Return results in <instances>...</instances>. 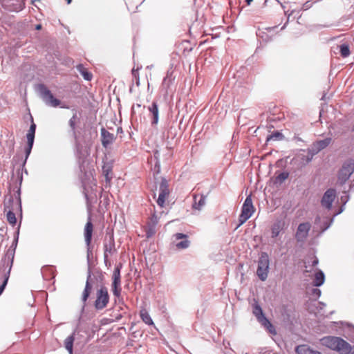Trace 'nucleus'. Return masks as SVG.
<instances>
[{
    "label": "nucleus",
    "instance_id": "obj_1",
    "mask_svg": "<svg viewBox=\"0 0 354 354\" xmlns=\"http://www.w3.org/2000/svg\"><path fill=\"white\" fill-rule=\"evenodd\" d=\"M93 232V225L91 221L90 218H88V221L85 225L84 235L85 239V242L87 246V263H88V272H87V278L85 284L84 289L82 295V301L83 305L82 306L81 313H82L84 311L85 306L86 305V301L90 297L93 289V284L91 283V256L92 255V252L91 250V243L92 241V235Z\"/></svg>",
    "mask_w": 354,
    "mask_h": 354
},
{
    "label": "nucleus",
    "instance_id": "obj_2",
    "mask_svg": "<svg viewBox=\"0 0 354 354\" xmlns=\"http://www.w3.org/2000/svg\"><path fill=\"white\" fill-rule=\"evenodd\" d=\"M320 341L323 346L339 354H354V345L352 346L340 337L326 336L322 338Z\"/></svg>",
    "mask_w": 354,
    "mask_h": 354
},
{
    "label": "nucleus",
    "instance_id": "obj_3",
    "mask_svg": "<svg viewBox=\"0 0 354 354\" xmlns=\"http://www.w3.org/2000/svg\"><path fill=\"white\" fill-rule=\"evenodd\" d=\"M354 173V158H348L343 161L337 173V184L342 186L346 184Z\"/></svg>",
    "mask_w": 354,
    "mask_h": 354
},
{
    "label": "nucleus",
    "instance_id": "obj_4",
    "mask_svg": "<svg viewBox=\"0 0 354 354\" xmlns=\"http://www.w3.org/2000/svg\"><path fill=\"white\" fill-rule=\"evenodd\" d=\"M36 91L47 106L57 108L61 104V100L56 98L44 84H38L36 86Z\"/></svg>",
    "mask_w": 354,
    "mask_h": 354
},
{
    "label": "nucleus",
    "instance_id": "obj_5",
    "mask_svg": "<svg viewBox=\"0 0 354 354\" xmlns=\"http://www.w3.org/2000/svg\"><path fill=\"white\" fill-rule=\"evenodd\" d=\"M269 266L270 260L268 253L266 252H261L258 260L257 275L262 281H265L268 278Z\"/></svg>",
    "mask_w": 354,
    "mask_h": 354
},
{
    "label": "nucleus",
    "instance_id": "obj_6",
    "mask_svg": "<svg viewBox=\"0 0 354 354\" xmlns=\"http://www.w3.org/2000/svg\"><path fill=\"white\" fill-rule=\"evenodd\" d=\"M252 313L256 317L257 321L263 326L270 333L274 332V328L269 319L265 316L262 308L257 301L252 304Z\"/></svg>",
    "mask_w": 354,
    "mask_h": 354
},
{
    "label": "nucleus",
    "instance_id": "obj_7",
    "mask_svg": "<svg viewBox=\"0 0 354 354\" xmlns=\"http://www.w3.org/2000/svg\"><path fill=\"white\" fill-rule=\"evenodd\" d=\"M122 268V263H118V264H116L112 275L111 290L113 295L118 298L120 297L122 291L120 275Z\"/></svg>",
    "mask_w": 354,
    "mask_h": 354
},
{
    "label": "nucleus",
    "instance_id": "obj_8",
    "mask_svg": "<svg viewBox=\"0 0 354 354\" xmlns=\"http://www.w3.org/2000/svg\"><path fill=\"white\" fill-rule=\"evenodd\" d=\"M109 302V294L107 288L102 286L97 290L96 299L94 301V306L96 310H102L106 307Z\"/></svg>",
    "mask_w": 354,
    "mask_h": 354
},
{
    "label": "nucleus",
    "instance_id": "obj_9",
    "mask_svg": "<svg viewBox=\"0 0 354 354\" xmlns=\"http://www.w3.org/2000/svg\"><path fill=\"white\" fill-rule=\"evenodd\" d=\"M170 190L169 189V183L165 178H162L159 185V195L156 199V203L162 208L166 207V198L169 196Z\"/></svg>",
    "mask_w": 354,
    "mask_h": 354
},
{
    "label": "nucleus",
    "instance_id": "obj_10",
    "mask_svg": "<svg viewBox=\"0 0 354 354\" xmlns=\"http://www.w3.org/2000/svg\"><path fill=\"white\" fill-rule=\"evenodd\" d=\"M14 211L19 212V210L17 209V206L15 207L14 205L13 197L10 196L8 201L4 203V212H7V221L12 227H15L17 222L16 215Z\"/></svg>",
    "mask_w": 354,
    "mask_h": 354
},
{
    "label": "nucleus",
    "instance_id": "obj_11",
    "mask_svg": "<svg viewBox=\"0 0 354 354\" xmlns=\"http://www.w3.org/2000/svg\"><path fill=\"white\" fill-rule=\"evenodd\" d=\"M3 9L9 12H19L25 7L24 0H0Z\"/></svg>",
    "mask_w": 354,
    "mask_h": 354
},
{
    "label": "nucleus",
    "instance_id": "obj_12",
    "mask_svg": "<svg viewBox=\"0 0 354 354\" xmlns=\"http://www.w3.org/2000/svg\"><path fill=\"white\" fill-rule=\"evenodd\" d=\"M174 70L171 66L167 70L166 76L163 78L162 89L165 91V95H168L170 92H172L174 88L176 75H174Z\"/></svg>",
    "mask_w": 354,
    "mask_h": 354
},
{
    "label": "nucleus",
    "instance_id": "obj_13",
    "mask_svg": "<svg viewBox=\"0 0 354 354\" xmlns=\"http://www.w3.org/2000/svg\"><path fill=\"white\" fill-rule=\"evenodd\" d=\"M336 198V190L333 188H329L324 193L321 198V205L328 210L331 209L333 203Z\"/></svg>",
    "mask_w": 354,
    "mask_h": 354
},
{
    "label": "nucleus",
    "instance_id": "obj_14",
    "mask_svg": "<svg viewBox=\"0 0 354 354\" xmlns=\"http://www.w3.org/2000/svg\"><path fill=\"white\" fill-rule=\"evenodd\" d=\"M311 225L309 222H304L300 223L295 233V239L297 242H303L307 238Z\"/></svg>",
    "mask_w": 354,
    "mask_h": 354
},
{
    "label": "nucleus",
    "instance_id": "obj_15",
    "mask_svg": "<svg viewBox=\"0 0 354 354\" xmlns=\"http://www.w3.org/2000/svg\"><path fill=\"white\" fill-rule=\"evenodd\" d=\"M102 175L105 178L106 185L107 187L110 186L111 181L113 178V162L112 161H103V165L102 167Z\"/></svg>",
    "mask_w": 354,
    "mask_h": 354
},
{
    "label": "nucleus",
    "instance_id": "obj_16",
    "mask_svg": "<svg viewBox=\"0 0 354 354\" xmlns=\"http://www.w3.org/2000/svg\"><path fill=\"white\" fill-rule=\"evenodd\" d=\"M17 176H18V183H19V185L17 187V189L16 191V194H15V198L17 200V204H16V206H17V209L19 210V216L21 218L22 217V205H21V183H22V181H23V176H22V174L20 171V169H19L17 171Z\"/></svg>",
    "mask_w": 354,
    "mask_h": 354
},
{
    "label": "nucleus",
    "instance_id": "obj_17",
    "mask_svg": "<svg viewBox=\"0 0 354 354\" xmlns=\"http://www.w3.org/2000/svg\"><path fill=\"white\" fill-rule=\"evenodd\" d=\"M277 26L268 27L266 28V31L259 30L257 32V36L262 39L263 41L268 43L272 40L274 36V32L277 28Z\"/></svg>",
    "mask_w": 354,
    "mask_h": 354
},
{
    "label": "nucleus",
    "instance_id": "obj_18",
    "mask_svg": "<svg viewBox=\"0 0 354 354\" xmlns=\"http://www.w3.org/2000/svg\"><path fill=\"white\" fill-rule=\"evenodd\" d=\"M176 241L181 240L176 243V247L178 250H184L187 248L190 245V241L188 240V236L183 233H176L173 235Z\"/></svg>",
    "mask_w": 354,
    "mask_h": 354
},
{
    "label": "nucleus",
    "instance_id": "obj_19",
    "mask_svg": "<svg viewBox=\"0 0 354 354\" xmlns=\"http://www.w3.org/2000/svg\"><path fill=\"white\" fill-rule=\"evenodd\" d=\"M100 131L102 145L103 147L107 148L113 142L114 140L115 139V136L104 127L101 128Z\"/></svg>",
    "mask_w": 354,
    "mask_h": 354
},
{
    "label": "nucleus",
    "instance_id": "obj_20",
    "mask_svg": "<svg viewBox=\"0 0 354 354\" xmlns=\"http://www.w3.org/2000/svg\"><path fill=\"white\" fill-rule=\"evenodd\" d=\"M15 255V250H13L12 249L8 248L6 251V253L5 254V257L2 258L1 261V263L5 266L6 265V267L8 268V270H10V272H11L14 259Z\"/></svg>",
    "mask_w": 354,
    "mask_h": 354
},
{
    "label": "nucleus",
    "instance_id": "obj_21",
    "mask_svg": "<svg viewBox=\"0 0 354 354\" xmlns=\"http://www.w3.org/2000/svg\"><path fill=\"white\" fill-rule=\"evenodd\" d=\"M254 212V207L252 204V196L251 195H249L246 197L242 205L241 212L250 216H252Z\"/></svg>",
    "mask_w": 354,
    "mask_h": 354
},
{
    "label": "nucleus",
    "instance_id": "obj_22",
    "mask_svg": "<svg viewBox=\"0 0 354 354\" xmlns=\"http://www.w3.org/2000/svg\"><path fill=\"white\" fill-rule=\"evenodd\" d=\"M115 246V241L113 235H111L109 237V243H104V263L107 266L108 263V253H111L112 250Z\"/></svg>",
    "mask_w": 354,
    "mask_h": 354
},
{
    "label": "nucleus",
    "instance_id": "obj_23",
    "mask_svg": "<svg viewBox=\"0 0 354 354\" xmlns=\"http://www.w3.org/2000/svg\"><path fill=\"white\" fill-rule=\"evenodd\" d=\"M150 218V223L145 227V236L147 239L155 234V211L151 212Z\"/></svg>",
    "mask_w": 354,
    "mask_h": 354
},
{
    "label": "nucleus",
    "instance_id": "obj_24",
    "mask_svg": "<svg viewBox=\"0 0 354 354\" xmlns=\"http://www.w3.org/2000/svg\"><path fill=\"white\" fill-rule=\"evenodd\" d=\"M193 197L194 203L192 204V208L194 209L201 210L206 203L207 194H201L198 200H197V195L194 194Z\"/></svg>",
    "mask_w": 354,
    "mask_h": 354
},
{
    "label": "nucleus",
    "instance_id": "obj_25",
    "mask_svg": "<svg viewBox=\"0 0 354 354\" xmlns=\"http://www.w3.org/2000/svg\"><path fill=\"white\" fill-rule=\"evenodd\" d=\"M284 223L281 220H277L274 223L271 227V237L274 239L277 237L281 231L283 229Z\"/></svg>",
    "mask_w": 354,
    "mask_h": 354
},
{
    "label": "nucleus",
    "instance_id": "obj_26",
    "mask_svg": "<svg viewBox=\"0 0 354 354\" xmlns=\"http://www.w3.org/2000/svg\"><path fill=\"white\" fill-rule=\"evenodd\" d=\"M41 273L45 280H50L55 277V267L44 266L41 268Z\"/></svg>",
    "mask_w": 354,
    "mask_h": 354
},
{
    "label": "nucleus",
    "instance_id": "obj_27",
    "mask_svg": "<svg viewBox=\"0 0 354 354\" xmlns=\"http://www.w3.org/2000/svg\"><path fill=\"white\" fill-rule=\"evenodd\" d=\"M297 354H322L317 350L311 348L306 345H299L296 347Z\"/></svg>",
    "mask_w": 354,
    "mask_h": 354
},
{
    "label": "nucleus",
    "instance_id": "obj_28",
    "mask_svg": "<svg viewBox=\"0 0 354 354\" xmlns=\"http://www.w3.org/2000/svg\"><path fill=\"white\" fill-rule=\"evenodd\" d=\"M75 333L76 330H75L64 340V347L69 354H73V344L75 339Z\"/></svg>",
    "mask_w": 354,
    "mask_h": 354
},
{
    "label": "nucleus",
    "instance_id": "obj_29",
    "mask_svg": "<svg viewBox=\"0 0 354 354\" xmlns=\"http://www.w3.org/2000/svg\"><path fill=\"white\" fill-rule=\"evenodd\" d=\"M325 281V274L321 270H317L315 274V279L313 281V285L315 287H319Z\"/></svg>",
    "mask_w": 354,
    "mask_h": 354
},
{
    "label": "nucleus",
    "instance_id": "obj_30",
    "mask_svg": "<svg viewBox=\"0 0 354 354\" xmlns=\"http://www.w3.org/2000/svg\"><path fill=\"white\" fill-rule=\"evenodd\" d=\"M77 71L81 74L83 78L86 81H91L93 78L92 73L86 68L83 64H80L76 66Z\"/></svg>",
    "mask_w": 354,
    "mask_h": 354
},
{
    "label": "nucleus",
    "instance_id": "obj_31",
    "mask_svg": "<svg viewBox=\"0 0 354 354\" xmlns=\"http://www.w3.org/2000/svg\"><path fill=\"white\" fill-rule=\"evenodd\" d=\"M140 317L142 322L146 324L149 326L154 324L151 317L150 316L149 312L145 308H142L140 310Z\"/></svg>",
    "mask_w": 354,
    "mask_h": 354
},
{
    "label": "nucleus",
    "instance_id": "obj_32",
    "mask_svg": "<svg viewBox=\"0 0 354 354\" xmlns=\"http://www.w3.org/2000/svg\"><path fill=\"white\" fill-rule=\"evenodd\" d=\"M72 111L73 112V115L68 121V125L71 127L74 137L76 138V120L79 119L77 116L76 109H73Z\"/></svg>",
    "mask_w": 354,
    "mask_h": 354
},
{
    "label": "nucleus",
    "instance_id": "obj_33",
    "mask_svg": "<svg viewBox=\"0 0 354 354\" xmlns=\"http://www.w3.org/2000/svg\"><path fill=\"white\" fill-rule=\"evenodd\" d=\"M289 172L287 171L279 173L276 176L274 183L275 185H281L289 177Z\"/></svg>",
    "mask_w": 354,
    "mask_h": 354
},
{
    "label": "nucleus",
    "instance_id": "obj_34",
    "mask_svg": "<svg viewBox=\"0 0 354 354\" xmlns=\"http://www.w3.org/2000/svg\"><path fill=\"white\" fill-rule=\"evenodd\" d=\"M284 136L283 133L279 131H276L267 136L266 142L268 144L270 140H282Z\"/></svg>",
    "mask_w": 354,
    "mask_h": 354
},
{
    "label": "nucleus",
    "instance_id": "obj_35",
    "mask_svg": "<svg viewBox=\"0 0 354 354\" xmlns=\"http://www.w3.org/2000/svg\"><path fill=\"white\" fill-rule=\"evenodd\" d=\"M331 142H332L331 138H326L323 140H316L315 142L316 143V145H317V147H319L320 151H322V150L326 149L328 146H329L330 144L331 143Z\"/></svg>",
    "mask_w": 354,
    "mask_h": 354
},
{
    "label": "nucleus",
    "instance_id": "obj_36",
    "mask_svg": "<svg viewBox=\"0 0 354 354\" xmlns=\"http://www.w3.org/2000/svg\"><path fill=\"white\" fill-rule=\"evenodd\" d=\"M297 156L304 164L309 163L313 159V156L310 153H306V152L299 153L297 154Z\"/></svg>",
    "mask_w": 354,
    "mask_h": 354
},
{
    "label": "nucleus",
    "instance_id": "obj_37",
    "mask_svg": "<svg viewBox=\"0 0 354 354\" xmlns=\"http://www.w3.org/2000/svg\"><path fill=\"white\" fill-rule=\"evenodd\" d=\"M301 151L310 153L314 157L316 154H317L321 151L319 149V147H317V145H316V143L314 142H313L311 146L309 148H308L306 150L301 149Z\"/></svg>",
    "mask_w": 354,
    "mask_h": 354
},
{
    "label": "nucleus",
    "instance_id": "obj_38",
    "mask_svg": "<svg viewBox=\"0 0 354 354\" xmlns=\"http://www.w3.org/2000/svg\"><path fill=\"white\" fill-rule=\"evenodd\" d=\"M339 53L342 57L345 58L350 55L351 51L348 44H342L339 46Z\"/></svg>",
    "mask_w": 354,
    "mask_h": 354
},
{
    "label": "nucleus",
    "instance_id": "obj_39",
    "mask_svg": "<svg viewBox=\"0 0 354 354\" xmlns=\"http://www.w3.org/2000/svg\"><path fill=\"white\" fill-rule=\"evenodd\" d=\"M10 270H7V272L4 274L3 280L1 283V284L0 285V293H1V294L3 292L4 290L6 288V286L8 284V280L10 278Z\"/></svg>",
    "mask_w": 354,
    "mask_h": 354
},
{
    "label": "nucleus",
    "instance_id": "obj_40",
    "mask_svg": "<svg viewBox=\"0 0 354 354\" xmlns=\"http://www.w3.org/2000/svg\"><path fill=\"white\" fill-rule=\"evenodd\" d=\"M10 270H7V272L4 274L3 280L1 283V284L0 285V293H1V294L3 292L4 290L6 288V286L8 284V280L10 278Z\"/></svg>",
    "mask_w": 354,
    "mask_h": 354
},
{
    "label": "nucleus",
    "instance_id": "obj_41",
    "mask_svg": "<svg viewBox=\"0 0 354 354\" xmlns=\"http://www.w3.org/2000/svg\"><path fill=\"white\" fill-rule=\"evenodd\" d=\"M251 216L241 212L239 216V224L236 225L234 230H237L241 225L244 224Z\"/></svg>",
    "mask_w": 354,
    "mask_h": 354
},
{
    "label": "nucleus",
    "instance_id": "obj_42",
    "mask_svg": "<svg viewBox=\"0 0 354 354\" xmlns=\"http://www.w3.org/2000/svg\"><path fill=\"white\" fill-rule=\"evenodd\" d=\"M32 147H33V145L32 144H27L26 146V148H25V159L23 161V163H22V169L25 167V165L26 163V161H27V159L28 158L30 153H31V151H32Z\"/></svg>",
    "mask_w": 354,
    "mask_h": 354
},
{
    "label": "nucleus",
    "instance_id": "obj_43",
    "mask_svg": "<svg viewBox=\"0 0 354 354\" xmlns=\"http://www.w3.org/2000/svg\"><path fill=\"white\" fill-rule=\"evenodd\" d=\"M19 227H20V225L17 227V230L16 231V232L15 234L14 239L12 241V243L11 245L9 248L10 249H12L13 250H15V251H16V248L17 247L18 241H19Z\"/></svg>",
    "mask_w": 354,
    "mask_h": 354
},
{
    "label": "nucleus",
    "instance_id": "obj_44",
    "mask_svg": "<svg viewBox=\"0 0 354 354\" xmlns=\"http://www.w3.org/2000/svg\"><path fill=\"white\" fill-rule=\"evenodd\" d=\"M149 111L151 113V124H155V100L151 102V105L149 106Z\"/></svg>",
    "mask_w": 354,
    "mask_h": 354
},
{
    "label": "nucleus",
    "instance_id": "obj_45",
    "mask_svg": "<svg viewBox=\"0 0 354 354\" xmlns=\"http://www.w3.org/2000/svg\"><path fill=\"white\" fill-rule=\"evenodd\" d=\"M35 133L28 131L26 133L27 144L34 145Z\"/></svg>",
    "mask_w": 354,
    "mask_h": 354
},
{
    "label": "nucleus",
    "instance_id": "obj_46",
    "mask_svg": "<svg viewBox=\"0 0 354 354\" xmlns=\"http://www.w3.org/2000/svg\"><path fill=\"white\" fill-rule=\"evenodd\" d=\"M333 222V218H331L328 221L324 222V223H323V225L322 226V232H324L326 230H327L330 227V225H332Z\"/></svg>",
    "mask_w": 354,
    "mask_h": 354
},
{
    "label": "nucleus",
    "instance_id": "obj_47",
    "mask_svg": "<svg viewBox=\"0 0 354 354\" xmlns=\"http://www.w3.org/2000/svg\"><path fill=\"white\" fill-rule=\"evenodd\" d=\"M310 260L311 266L313 267L316 266L319 263V259L315 255H313L312 257H310L309 258L308 261V263H310Z\"/></svg>",
    "mask_w": 354,
    "mask_h": 354
},
{
    "label": "nucleus",
    "instance_id": "obj_48",
    "mask_svg": "<svg viewBox=\"0 0 354 354\" xmlns=\"http://www.w3.org/2000/svg\"><path fill=\"white\" fill-rule=\"evenodd\" d=\"M84 196H85V198H86V203H87L88 205H89V204L93 203L94 198L92 196L88 194V193L86 192L85 188H84Z\"/></svg>",
    "mask_w": 354,
    "mask_h": 354
},
{
    "label": "nucleus",
    "instance_id": "obj_49",
    "mask_svg": "<svg viewBox=\"0 0 354 354\" xmlns=\"http://www.w3.org/2000/svg\"><path fill=\"white\" fill-rule=\"evenodd\" d=\"M322 295V291L319 288H313L311 290V295L316 297V298H319Z\"/></svg>",
    "mask_w": 354,
    "mask_h": 354
},
{
    "label": "nucleus",
    "instance_id": "obj_50",
    "mask_svg": "<svg viewBox=\"0 0 354 354\" xmlns=\"http://www.w3.org/2000/svg\"><path fill=\"white\" fill-rule=\"evenodd\" d=\"M348 201L349 196L346 192H344V195L341 196V202L342 203V205H345Z\"/></svg>",
    "mask_w": 354,
    "mask_h": 354
},
{
    "label": "nucleus",
    "instance_id": "obj_51",
    "mask_svg": "<svg viewBox=\"0 0 354 354\" xmlns=\"http://www.w3.org/2000/svg\"><path fill=\"white\" fill-rule=\"evenodd\" d=\"M30 120H31V124H30V128L28 131L35 133L37 126L35 124V122L33 121V118L31 115H30Z\"/></svg>",
    "mask_w": 354,
    "mask_h": 354
},
{
    "label": "nucleus",
    "instance_id": "obj_52",
    "mask_svg": "<svg viewBox=\"0 0 354 354\" xmlns=\"http://www.w3.org/2000/svg\"><path fill=\"white\" fill-rule=\"evenodd\" d=\"M84 160H79V167H80V170L82 173H84V174H86V170L84 168Z\"/></svg>",
    "mask_w": 354,
    "mask_h": 354
},
{
    "label": "nucleus",
    "instance_id": "obj_53",
    "mask_svg": "<svg viewBox=\"0 0 354 354\" xmlns=\"http://www.w3.org/2000/svg\"><path fill=\"white\" fill-rule=\"evenodd\" d=\"M326 304L322 301L318 302V306H317V309L319 313H321L322 310L325 308Z\"/></svg>",
    "mask_w": 354,
    "mask_h": 354
},
{
    "label": "nucleus",
    "instance_id": "obj_54",
    "mask_svg": "<svg viewBox=\"0 0 354 354\" xmlns=\"http://www.w3.org/2000/svg\"><path fill=\"white\" fill-rule=\"evenodd\" d=\"M147 142H148V145H151L152 147H153V144L155 143V141L152 137L149 138V139L147 140ZM151 151H152V153H153V155H155V149L153 147L151 148Z\"/></svg>",
    "mask_w": 354,
    "mask_h": 354
},
{
    "label": "nucleus",
    "instance_id": "obj_55",
    "mask_svg": "<svg viewBox=\"0 0 354 354\" xmlns=\"http://www.w3.org/2000/svg\"><path fill=\"white\" fill-rule=\"evenodd\" d=\"M344 205H342V206L339 207V210L335 214L334 216L339 215L344 210Z\"/></svg>",
    "mask_w": 354,
    "mask_h": 354
},
{
    "label": "nucleus",
    "instance_id": "obj_56",
    "mask_svg": "<svg viewBox=\"0 0 354 354\" xmlns=\"http://www.w3.org/2000/svg\"><path fill=\"white\" fill-rule=\"evenodd\" d=\"M58 107H60L62 109H69V106L67 105L65 102H62V101H61V104L59 105Z\"/></svg>",
    "mask_w": 354,
    "mask_h": 354
},
{
    "label": "nucleus",
    "instance_id": "obj_57",
    "mask_svg": "<svg viewBox=\"0 0 354 354\" xmlns=\"http://www.w3.org/2000/svg\"><path fill=\"white\" fill-rule=\"evenodd\" d=\"M139 68H138L136 70L135 68H133L132 69V75L133 76V77L135 78H137L138 77V71Z\"/></svg>",
    "mask_w": 354,
    "mask_h": 354
},
{
    "label": "nucleus",
    "instance_id": "obj_58",
    "mask_svg": "<svg viewBox=\"0 0 354 354\" xmlns=\"http://www.w3.org/2000/svg\"><path fill=\"white\" fill-rule=\"evenodd\" d=\"M311 6V3H310V1H307L304 5V8L305 10H307Z\"/></svg>",
    "mask_w": 354,
    "mask_h": 354
},
{
    "label": "nucleus",
    "instance_id": "obj_59",
    "mask_svg": "<svg viewBox=\"0 0 354 354\" xmlns=\"http://www.w3.org/2000/svg\"><path fill=\"white\" fill-rule=\"evenodd\" d=\"M36 30H40L42 29V25L41 24H36L35 26Z\"/></svg>",
    "mask_w": 354,
    "mask_h": 354
},
{
    "label": "nucleus",
    "instance_id": "obj_60",
    "mask_svg": "<svg viewBox=\"0 0 354 354\" xmlns=\"http://www.w3.org/2000/svg\"><path fill=\"white\" fill-rule=\"evenodd\" d=\"M151 176L155 178V170L153 169L152 167L151 166Z\"/></svg>",
    "mask_w": 354,
    "mask_h": 354
},
{
    "label": "nucleus",
    "instance_id": "obj_61",
    "mask_svg": "<svg viewBox=\"0 0 354 354\" xmlns=\"http://www.w3.org/2000/svg\"><path fill=\"white\" fill-rule=\"evenodd\" d=\"M160 172V165L158 164V162H156V175Z\"/></svg>",
    "mask_w": 354,
    "mask_h": 354
},
{
    "label": "nucleus",
    "instance_id": "obj_62",
    "mask_svg": "<svg viewBox=\"0 0 354 354\" xmlns=\"http://www.w3.org/2000/svg\"><path fill=\"white\" fill-rule=\"evenodd\" d=\"M151 196L153 199H155V192L153 189H151Z\"/></svg>",
    "mask_w": 354,
    "mask_h": 354
},
{
    "label": "nucleus",
    "instance_id": "obj_63",
    "mask_svg": "<svg viewBox=\"0 0 354 354\" xmlns=\"http://www.w3.org/2000/svg\"><path fill=\"white\" fill-rule=\"evenodd\" d=\"M123 132L122 129L121 127H118L117 133H122Z\"/></svg>",
    "mask_w": 354,
    "mask_h": 354
},
{
    "label": "nucleus",
    "instance_id": "obj_64",
    "mask_svg": "<svg viewBox=\"0 0 354 354\" xmlns=\"http://www.w3.org/2000/svg\"><path fill=\"white\" fill-rule=\"evenodd\" d=\"M253 0H245V3L248 6L250 5Z\"/></svg>",
    "mask_w": 354,
    "mask_h": 354
}]
</instances>
